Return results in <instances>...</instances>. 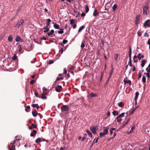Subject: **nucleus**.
<instances>
[{"label": "nucleus", "mask_w": 150, "mask_h": 150, "mask_svg": "<svg viewBox=\"0 0 150 150\" xmlns=\"http://www.w3.org/2000/svg\"><path fill=\"white\" fill-rule=\"evenodd\" d=\"M85 139V137H83L82 138H81V141H84Z\"/></svg>", "instance_id": "63"}, {"label": "nucleus", "mask_w": 150, "mask_h": 150, "mask_svg": "<svg viewBox=\"0 0 150 150\" xmlns=\"http://www.w3.org/2000/svg\"><path fill=\"white\" fill-rule=\"evenodd\" d=\"M98 142V139H94L93 142V144H95L97 143Z\"/></svg>", "instance_id": "47"}, {"label": "nucleus", "mask_w": 150, "mask_h": 150, "mask_svg": "<svg viewBox=\"0 0 150 150\" xmlns=\"http://www.w3.org/2000/svg\"><path fill=\"white\" fill-rule=\"evenodd\" d=\"M32 114L33 116L35 117H36L37 115V111L36 110H34L32 112Z\"/></svg>", "instance_id": "11"}, {"label": "nucleus", "mask_w": 150, "mask_h": 150, "mask_svg": "<svg viewBox=\"0 0 150 150\" xmlns=\"http://www.w3.org/2000/svg\"><path fill=\"white\" fill-rule=\"evenodd\" d=\"M15 40L16 42L20 41V42H21L23 41L22 39L18 35H17L16 36Z\"/></svg>", "instance_id": "8"}, {"label": "nucleus", "mask_w": 150, "mask_h": 150, "mask_svg": "<svg viewBox=\"0 0 150 150\" xmlns=\"http://www.w3.org/2000/svg\"><path fill=\"white\" fill-rule=\"evenodd\" d=\"M30 108V107L28 105L25 108V110L26 112H28V110Z\"/></svg>", "instance_id": "51"}, {"label": "nucleus", "mask_w": 150, "mask_h": 150, "mask_svg": "<svg viewBox=\"0 0 150 150\" xmlns=\"http://www.w3.org/2000/svg\"><path fill=\"white\" fill-rule=\"evenodd\" d=\"M105 135L103 133V132H100L99 133V135L100 137H102L104 136Z\"/></svg>", "instance_id": "39"}, {"label": "nucleus", "mask_w": 150, "mask_h": 150, "mask_svg": "<svg viewBox=\"0 0 150 150\" xmlns=\"http://www.w3.org/2000/svg\"><path fill=\"white\" fill-rule=\"evenodd\" d=\"M112 113L114 115H118V112L116 110L112 112Z\"/></svg>", "instance_id": "33"}, {"label": "nucleus", "mask_w": 150, "mask_h": 150, "mask_svg": "<svg viewBox=\"0 0 150 150\" xmlns=\"http://www.w3.org/2000/svg\"><path fill=\"white\" fill-rule=\"evenodd\" d=\"M24 21L23 19H21L19 22H18L15 25V27L18 28L23 23Z\"/></svg>", "instance_id": "5"}, {"label": "nucleus", "mask_w": 150, "mask_h": 150, "mask_svg": "<svg viewBox=\"0 0 150 150\" xmlns=\"http://www.w3.org/2000/svg\"><path fill=\"white\" fill-rule=\"evenodd\" d=\"M143 26L145 28H146L147 27H150V20H146L143 25Z\"/></svg>", "instance_id": "3"}, {"label": "nucleus", "mask_w": 150, "mask_h": 150, "mask_svg": "<svg viewBox=\"0 0 150 150\" xmlns=\"http://www.w3.org/2000/svg\"><path fill=\"white\" fill-rule=\"evenodd\" d=\"M63 79V78L62 77H60L59 78H57V79L56 80L55 82L57 81H59V80H62Z\"/></svg>", "instance_id": "45"}, {"label": "nucleus", "mask_w": 150, "mask_h": 150, "mask_svg": "<svg viewBox=\"0 0 150 150\" xmlns=\"http://www.w3.org/2000/svg\"><path fill=\"white\" fill-rule=\"evenodd\" d=\"M42 90L44 91H46L47 90V89L46 88L44 87L43 88Z\"/></svg>", "instance_id": "61"}, {"label": "nucleus", "mask_w": 150, "mask_h": 150, "mask_svg": "<svg viewBox=\"0 0 150 150\" xmlns=\"http://www.w3.org/2000/svg\"><path fill=\"white\" fill-rule=\"evenodd\" d=\"M64 72L63 73V74H66L67 73V71L66 69V68H64Z\"/></svg>", "instance_id": "49"}, {"label": "nucleus", "mask_w": 150, "mask_h": 150, "mask_svg": "<svg viewBox=\"0 0 150 150\" xmlns=\"http://www.w3.org/2000/svg\"><path fill=\"white\" fill-rule=\"evenodd\" d=\"M117 105L120 107H122L124 106V105L122 102H120L117 103Z\"/></svg>", "instance_id": "20"}, {"label": "nucleus", "mask_w": 150, "mask_h": 150, "mask_svg": "<svg viewBox=\"0 0 150 150\" xmlns=\"http://www.w3.org/2000/svg\"><path fill=\"white\" fill-rule=\"evenodd\" d=\"M60 150H67V149L66 148H61Z\"/></svg>", "instance_id": "60"}, {"label": "nucleus", "mask_w": 150, "mask_h": 150, "mask_svg": "<svg viewBox=\"0 0 150 150\" xmlns=\"http://www.w3.org/2000/svg\"><path fill=\"white\" fill-rule=\"evenodd\" d=\"M128 65H129L130 67L132 65V62H131V57H129V61L128 62Z\"/></svg>", "instance_id": "30"}, {"label": "nucleus", "mask_w": 150, "mask_h": 150, "mask_svg": "<svg viewBox=\"0 0 150 150\" xmlns=\"http://www.w3.org/2000/svg\"><path fill=\"white\" fill-rule=\"evenodd\" d=\"M142 8L143 9V14L146 15H147V12L149 9L148 6L147 5H144L143 7Z\"/></svg>", "instance_id": "2"}, {"label": "nucleus", "mask_w": 150, "mask_h": 150, "mask_svg": "<svg viewBox=\"0 0 150 150\" xmlns=\"http://www.w3.org/2000/svg\"><path fill=\"white\" fill-rule=\"evenodd\" d=\"M54 30H51L50 32L48 33L47 34L49 36H50L54 33Z\"/></svg>", "instance_id": "19"}, {"label": "nucleus", "mask_w": 150, "mask_h": 150, "mask_svg": "<svg viewBox=\"0 0 150 150\" xmlns=\"http://www.w3.org/2000/svg\"><path fill=\"white\" fill-rule=\"evenodd\" d=\"M90 96L91 97H96L97 96L96 94L93 93H91L89 94Z\"/></svg>", "instance_id": "14"}, {"label": "nucleus", "mask_w": 150, "mask_h": 150, "mask_svg": "<svg viewBox=\"0 0 150 150\" xmlns=\"http://www.w3.org/2000/svg\"><path fill=\"white\" fill-rule=\"evenodd\" d=\"M135 127L134 126H132V127L131 129L129 131V132L128 134H130V133H132V132L133 130L134 129Z\"/></svg>", "instance_id": "25"}, {"label": "nucleus", "mask_w": 150, "mask_h": 150, "mask_svg": "<svg viewBox=\"0 0 150 150\" xmlns=\"http://www.w3.org/2000/svg\"><path fill=\"white\" fill-rule=\"evenodd\" d=\"M13 39V37L12 36L10 35L8 37L7 40L11 42L12 41Z\"/></svg>", "instance_id": "18"}, {"label": "nucleus", "mask_w": 150, "mask_h": 150, "mask_svg": "<svg viewBox=\"0 0 150 150\" xmlns=\"http://www.w3.org/2000/svg\"><path fill=\"white\" fill-rule=\"evenodd\" d=\"M98 14L99 13L98 11L96 10L95 9L93 13V16H95L98 15Z\"/></svg>", "instance_id": "16"}, {"label": "nucleus", "mask_w": 150, "mask_h": 150, "mask_svg": "<svg viewBox=\"0 0 150 150\" xmlns=\"http://www.w3.org/2000/svg\"><path fill=\"white\" fill-rule=\"evenodd\" d=\"M113 68H112L111 69V71H110V77L109 78V79H108V80H109V79L110 78V77L111 76V75H112V73H113Z\"/></svg>", "instance_id": "42"}, {"label": "nucleus", "mask_w": 150, "mask_h": 150, "mask_svg": "<svg viewBox=\"0 0 150 150\" xmlns=\"http://www.w3.org/2000/svg\"><path fill=\"white\" fill-rule=\"evenodd\" d=\"M15 146L14 145H12L11 148L9 149V150H13L15 148Z\"/></svg>", "instance_id": "48"}, {"label": "nucleus", "mask_w": 150, "mask_h": 150, "mask_svg": "<svg viewBox=\"0 0 150 150\" xmlns=\"http://www.w3.org/2000/svg\"><path fill=\"white\" fill-rule=\"evenodd\" d=\"M69 106L67 105H63L61 107V109L63 112L67 111L69 110Z\"/></svg>", "instance_id": "4"}, {"label": "nucleus", "mask_w": 150, "mask_h": 150, "mask_svg": "<svg viewBox=\"0 0 150 150\" xmlns=\"http://www.w3.org/2000/svg\"><path fill=\"white\" fill-rule=\"evenodd\" d=\"M53 63H54V61L52 60H50L49 62V63L50 64H52Z\"/></svg>", "instance_id": "56"}, {"label": "nucleus", "mask_w": 150, "mask_h": 150, "mask_svg": "<svg viewBox=\"0 0 150 150\" xmlns=\"http://www.w3.org/2000/svg\"><path fill=\"white\" fill-rule=\"evenodd\" d=\"M123 82L125 84H127V83H128L129 84V85H130L131 84V82L129 80H126L125 79H124L123 80Z\"/></svg>", "instance_id": "7"}, {"label": "nucleus", "mask_w": 150, "mask_h": 150, "mask_svg": "<svg viewBox=\"0 0 150 150\" xmlns=\"http://www.w3.org/2000/svg\"><path fill=\"white\" fill-rule=\"evenodd\" d=\"M85 6V12L86 13H87L89 11V9L88 5H86Z\"/></svg>", "instance_id": "32"}, {"label": "nucleus", "mask_w": 150, "mask_h": 150, "mask_svg": "<svg viewBox=\"0 0 150 150\" xmlns=\"http://www.w3.org/2000/svg\"><path fill=\"white\" fill-rule=\"evenodd\" d=\"M86 15V14L84 13H82L81 14V17H84Z\"/></svg>", "instance_id": "58"}, {"label": "nucleus", "mask_w": 150, "mask_h": 150, "mask_svg": "<svg viewBox=\"0 0 150 150\" xmlns=\"http://www.w3.org/2000/svg\"><path fill=\"white\" fill-rule=\"evenodd\" d=\"M54 23V27L56 29H59V25L55 23Z\"/></svg>", "instance_id": "15"}, {"label": "nucleus", "mask_w": 150, "mask_h": 150, "mask_svg": "<svg viewBox=\"0 0 150 150\" xmlns=\"http://www.w3.org/2000/svg\"><path fill=\"white\" fill-rule=\"evenodd\" d=\"M117 5L115 4L113 5V6L112 7V9L113 11H115L116 8H117Z\"/></svg>", "instance_id": "36"}, {"label": "nucleus", "mask_w": 150, "mask_h": 150, "mask_svg": "<svg viewBox=\"0 0 150 150\" xmlns=\"http://www.w3.org/2000/svg\"><path fill=\"white\" fill-rule=\"evenodd\" d=\"M140 54H139L138 55L137 57L139 60H140L142 58H143L144 56L143 55H141Z\"/></svg>", "instance_id": "24"}, {"label": "nucleus", "mask_w": 150, "mask_h": 150, "mask_svg": "<svg viewBox=\"0 0 150 150\" xmlns=\"http://www.w3.org/2000/svg\"><path fill=\"white\" fill-rule=\"evenodd\" d=\"M17 137V136H16L15 137V139L14 141V142H13V143L14 144L15 143V142L16 141H17L18 140H21V139H16V138Z\"/></svg>", "instance_id": "44"}, {"label": "nucleus", "mask_w": 150, "mask_h": 150, "mask_svg": "<svg viewBox=\"0 0 150 150\" xmlns=\"http://www.w3.org/2000/svg\"><path fill=\"white\" fill-rule=\"evenodd\" d=\"M46 25L47 26L50 25V23L51 22V20L50 19H47Z\"/></svg>", "instance_id": "17"}, {"label": "nucleus", "mask_w": 150, "mask_h": 150, "mask_svg": "<svg viewBox=\"0 0 150 150\" xmlns=\"http://www.w3.org/2000/svg\"><path fill=\"white\" fill-rule=\"evenodd\" d=\"M147 44L149 45H150V38L149 39H148V42H147Z\"/></svg>", "instance_id": "64"}, {"label": "nucleus", "mask_w": 150, "mask_h": 150, "mask_svg": "<svg viewBox=\"0 0 150 150\" xmlns=\"http://www.w3.org/2000/svg\"><path fill=\"white\" fill-rule=\"evenodd\" d=\"M60 31H58V33L59 34H62L64 33L63 29H60Z\"/></svg>", "instance_id": "29"}, {"label": "nucleus", "mask_w": 150, "mask_h": 150, "mask_svg": "<svg viewBox=\"0 0 150 150\" xmlns=\"http://www.w3.org/2000/svg\"><path fill=\"white\" fill-rule=\"evenodd\" d=\"M17 57L16 54H15L12 57V59L13 60H15L17 58Z\"/></svg>", "instance_id": "40"}, {"label": "nucleus", "mask_w": 150, "mask_h": 150, "mask_svg": "<svg viewBox=\"0 0 150 150\" xmlns=\"http://www.w3.org/2000/svg\"><path fill=\"white\" fill-rule=\"evenodd\" d=\"M45 141V139H42L41 138H38L37 139L35 140V142L36 143H39L41 142L42 141Z\"/></svg>", "instance_id": "9"}, {"label": "nucleus", "mask_w": 150, "mask_h": 150, "mask_svg": "<svg viewBox=\"0 0 150 150\" xmlns=\"http://www.w3.org/2000/svg\"><path fill=\"white\" fill-rule=\"evenodd\" d=\"M146 71L147 72V73H150V68H149L148 67L146 68Z\"/></svg>", "instance_id": "46"}, {"label": "nucleus", "mask_w": 150, "mask_h": 150, "mask_svg": "<svg viewBox=\"0 0 150 150\" xmlns=\"http://www.w3.org/2000/svg\"><path fill=\"white\" fill-rule=\"evenodd\" d=\"M32 106L33 108H36L37 109L39 108V106L38 105V104H32Z\"/></svg>", "instance_id": "22"}, {"label": "nucleus", "mask_w": 150, "mask_h": 150, "mask_svg": "<svg viewBox=\"0 0 150 150\" xmlns=\"http://www.w3.org/2000/svg\"><path fill=\"white\" fill-rule=\"evenodd\" d=\"M86 132L88 135H89V137H92V134L91 132L89 130H87L86 131Z\"/></svg>", "instance_id": "27"}, {"label": "nucleus", "mask_w": 150, "mask_h": 150, "mask_svg": "<svg viewBox=\"0 0 150 150\" xmlns=\"http://www.w3.org/2000/svg\"><path fill=\"white\" fill-rule=\"evenodd\" d=\"M139 95V93L138 92H137L136 93L135 96L134 97V100L135 101L137 99Z\"/></svg>", "instance_id": "21"}, {"label": "nucleus", "mask_w": 150, "mask_h": 150, "mask_svg": "<svg viewBox=\"0 0 150 150\" xmlns=\"http://www.w3.org/2000/svg\"><path fill=\"white\" fill-rule=\"evenodd\" d=\"M125 114V112H123L121 114L119 115L118 116V117H120V118L124 116V115Z\"/></svg>", "instance_id": "34"}, {"label": "nucleus", "mask_w": 150, "mask_h": 150, "mask_svg": "<svg viewBox=\"0 0 150 150\" xmlns=\"http://www.w3.org/2000/svg\"><path fill=\"white\" fill-rule=\"evenodd\" d=\"M142 81L143 83H145L146 82V78L144 76L142 77Z\"/></svg>", "instance_id": "35"}, {"label": "nucleus", "mask_w": 150, "mask_h": 150, "mask_svg": "<svg viewBox=\"0 0 150 150\" xmlns=\"http://www.w3.org/2000/svg\"><path fill=\"white\" fill-rule=\"evenodd\" d=\"M37 132L36 130H33L30 134V136L32 137L34 136L36 134Z\"/></svg>", "instance_id": "10"}, {"label": "nucleus", "mask_w": 150, "mask_h": 150, "mask_svg": "<svg viewBox=\"0 0 150 150\" xmlns=\"http://www.w3.org/2000/svg\"><path fill=\"white\" fill-rule=\"evenodd\" d=\"M85 28V26L84 25H83L80 27L78 30V33L80 32L81 31Z\"/></svg>", "instance_id": "12"}, {"label": "nucleus", "mask_w": 150, "mask_h": 150, "mask_svg": "<svg viewBox=\"0 0 150 150\" xmlns=\"http://www.w3.org/2000/svg\"><path fill=\"white\" fill-rule=\"evenodd\" d=\"M146 62V61L144 59L143 60H142L141 64V65L142 67H143L144 66L145 64V63Z\"/></svg>", "instance_id": "23"}, {"label": "nucleus", "mask_w": 150, "mask_h": 150, "mask_svg": "<svg viewBox=\"0 0 150 150\" xmlns=\"http://www.w3.org/2000/svg\"><path fill=\"white\" fill-rule=\"evenodd\" d=\"M84 47H85V45H84V43L83 42H82L81 43V48H83Z\"/></svg>", "instance_id": "50"}, {"label": "nucleus", "mask_w": 150, "mask_h": 150, "mask_svg": "<svg viewBox=\"0 0 150 150\" xmlns=\"http://www.w3.org/2000/svg\"><path fill=\"white\" fill-rule=\"evenodd\" d=\"M138 76H139V78H140L141 77V76H142L141 72L140 71H139V72Z\"/></svg>", "instance_id": "55"}, {"label": "nucleus", "mask_w": 150, "mask_h": 150, "mask_svg": "<svg viewBox=\"0 0 150 150\" xmlns=\"http://www.w3.org/2000/svg\"><path fill=\"white\" fill-rule=\"evenodd\" d=\"M32 127L36 128L37 127L34 124H32L31 125Z\"/></svg>", "instance_id": "57"}, {"label": "nucleus", "mask_w": 150, "mask_h": 150, "mask_svg": "<svg viewBox=\"0 0 150 150\" xmlns=\"http://www.w3.org/2000/svg\"><path fill=\"white\" fill-rule=\"evenodd\" d=\"M129 57L130 56V57H131V53H132V50L131 47L130 46L129 47Z\"/></svg>", "instance_id": "37"}, {"label": "nucleus", "mask_w": 150, "mask_h": 150, "mask_svg": "<svg viewBox=\"0 0 150 150\" xmlns=\"http://www.w3.org/2000/svg\"><path fill=\"white\" fill-rule=\"evenodd\" d=\"M62 42L64 44H66L67 43V40H63Z\"/></svg>", "instance_id": "54"}, {"label": "nucleus", "mask_w": 150, "mask_h": 150, "mask_svg": "<svg viewBox=\"0 0 150 150\" xmlns=\"http://www.w3.org/2000/svg\"><path fill=\"white\" fill-rule=\"evenodd\" d=\"M149 35L147 34V33H146L144 34V36H145L146 37H148L149 36Z\"/></svg>", "instance_id": "62"}, {"label": "nucleus", "mask_w": 150, "mask_h": 150, "mask_svg": "<svg viewBox=\"0 0 150 150\" xmlns=\"http://www.w3.org/2000/svg\"><path fill=\"white\" fill-rule=\"evenodd\" d=\"M118 55L117 54H115L114 55V58L116 60H117L118 57Z\"/></svg>", "instance_id": "41"}, {"label": "nucleus", "mask_w": 150, "mask_h": 150, "mask_svg": "<svg viewBox=\"0 0 150 150\" xmlns=\"http://www.w3.org/2000/svg\"><path fill=\"white\" fill-rule=\"evenodd\" d=\"M74 22V21L73 19H71L70 20V23L71 24H72Z\"/></svg>", "instance_id": "53"}, {"label": "nucleus", "mask_w": 150, "mask_h": 150, "mask_svg": "<svg viewBox=\"0 0 150 150\" xmlns=\"http://www.w3.org/2000/svg\"><path fill=\"white\" fill-rule=\"evenodd\" d=\"M137 56L136 55H134L133 58L134 62H137L138 60L137 59Z\"/></svg>", "instance_id": "26"}, {"label": "nucleus", "mask_w": 150, "mask_h": 150, "mask_svg": "<svg viewBox=\"0 0 150 150\" xmlns=\"http://www.w3.org/2000/svg\"><path fill=\"white\" fill-rule=\"evenodd\" d=\"M108 128L106 127L104 129L103 132L106 135L108 133Z\"/></svg>", "instance_id": "13"}, {"label": "nucleus", "mask_w": 150, "mask_h": 150, "mask_svg": "<svg viewBox=\"0 0 150 150\" xmlns=\"http://www.w3.org/2000/svg\"><path fill=\"white\" fill-rule=\"evenodd\" d=\"M130 120V118H129L127 120L125 123L124 124V126L126 125H127L129 121Z\"/></svg>", "instance_id": "43"}, {"label": "nucleus", "mask_w": 150, "mask_h": 150, "mask_svg": "<svg viewBox=\"0 0 150 150\" xmlns=\"http://www.w3.org/2000/svg\"><path fill=\"white\" fill-rule=\"evenodd\" d=\"M35 82V81L34 80H32L30 82V84H33Z\"/></svg>", "instance_id": "59"}, {"label": "nucleus", "mask_w": 150, "mask_h": 150, "mask_svg": "<svg viewBox=\"0 0 150 150\" xmlns=\"http://www.w3.org/2000/svg\"><path fill=\"white\" fill-rule=\"evenodd\" d=\"M116 119L117 120V122H121V121L122 120V119L120 117H118V116H117L116 117Z\"/></svg>", "instance_id": "31"}, {"label": "nucleus", "mask_w": 150, "mask_h": 150, "mask_svg": "<svg viewBox=\"0 0 150 150\" xmlns=\"http://www.w3.org/2000/svg\"><path fill=\"white\" fill-rule=\"evenodd\" d=\"M98 126L97 125L96 126H92L90 127V129L94 134H96V131L98 129Z\"/></svg>", "instance_id": "1"}, {"label": "nucleus", "mask_w": 150, "mask_h": 150, "mask_svg": "<svg viewBox=\"0 0 150 150\" xmlns=\"http://www.w3.org/2000/svg\"><path fill=\"white\" fill-rule=\"evenodd\" d=\"M39 97L43 99H45L47 98V97L46 96H41V97Z\"/></svg>", "instance_id": "52"}, {"label": "nucleus", "mask_w": 150, "mask_h": 150, "mask_svg": "<svg viewBox=\"0 0 150 150\" xmlns=\"http://www.w3.org/2000/svg\"><path fill=\"white\" fill-rule=\"evenodd\" d=\"M44 29H45V30L44 31V32L45 33H46L48 32L49 31V28H48V26H47L46 27H44Z\"/></svg>", "instance_id": "28"}, {"label": "nucleus", "mask_w": 150, "mask_h": 150, "mask_svg": "<svg viewBox=\"0 0 150 150\" xmlns=\"http://www.w3.org/2000/svg\"><path fill=\"white\" fill-rule=\"evenodd\" d=\"M144 74L145 75H146V76L148 77V79H149V78H150V73H144Z\"/></svg>", "instance_id": "38"}, {"label": "nucleus", "mask_w": 150, "mask_h": 150, "mask_svg": "<svg viewBox=\"0 0 150 150\" xmlns=\"http://www.w3.org/2000/svg\"><path fill=\"white\" fill-rule=\"evenodd\" d=\"M62 89V87L61 86L58 85L55 88L56 91L58 92H59L61 91Z\"/></svg>", "instance_id": "6"}]
</instances>
